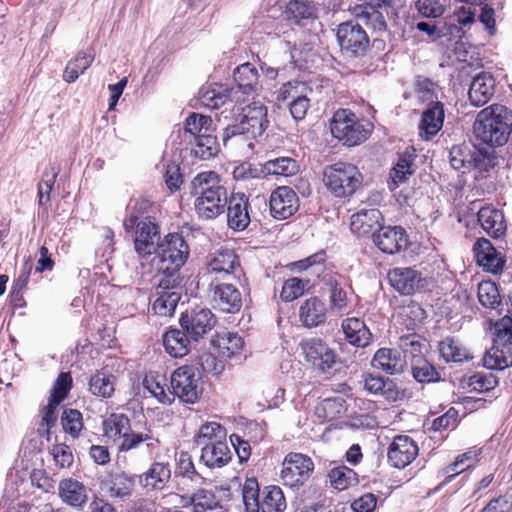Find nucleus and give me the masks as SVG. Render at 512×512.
Here are the masks:
<instances>
[{
	"mask_svg": "<svg viewBox=\"0 0 512 512\" xmlns=\"http://www.w3.org/2000/svg\"><path fill=\"white\" fill-rule=\"evenodd\" d=\"M216 324V317L208 308L185 312L181 315L180 325L193 342H197Z\"/></svg>",
	"mask_w": 512,
	"mask_h": 512,
	"instance_id": "obj_12",
	"label": "nucleus"
},
{
	"mask_svg": "<svg viewBox=\"0 0 512 512\" xmlns=\"http://www.w3.org/2000/svg\"><path fill=\"white\" fill-rule=\"evenodd\" d=\"M188 503L192 512H227L212 490L200 488L190 496Z\"/></svg>",
	"mask_w": 512,
	"mask_h": 512,
	"instance_id": "obj_29",
	"label": "nucleus"
},
{
	"mask_svg": "<svg viewBox=\"0 0 512 512\" xmlns=\"http://www.w3.org/2000/svg\"><path fill=\"white\" fill-rule=\"evenodd\" d=\"M414 7L423 18H440L446 11V6L441 0H415Z\"/></svg>",
	"mask_w": 512,
	"mask_h": 512,
	"instance_id": "obj_56",
	"label": "nucleus"
},
{
	"mask_svg": "<svg viewBox=\"0 0 512 512\" xmlns=\"http://www.w3.org/2000/svg\"><path fill=\"white\" fill-rule=\"evenodd\" d=\"M474 252L477 262L486 271L499 273L502 271L505 260L500 256L491 242L485 238H480L474 244Z\"/></svg>",
	"mask_w": 512,
	"mask_h": 512,
	"instance_id": "obj_21",
	"label": "nucleus"
},
{
	"mask_svg": "<svg viewBox=\"0 0 512 512\" xmlns=\"http://www.w3.org/2000/svg\"><path fill=\"white\" fill-rule=\"evenodd\" d=\"M336 36L341 50L351 57L364 55L369 45L365 30L354 21L341 23Z\"/></svg>",
	"mask_w": 512,
	"mask_h": 512,
	"instance_id": "obj_11",
	"label": "nucleus"
},
{
	"mask_svg": "<svg viewBox=\"0 0 512 512\" xmlns=\"http://www.w3.org/2000/svg\"><path fill=\"white\" fill-rule=\"evenodd\" d=\"M171 478L169 463L155 461L138 476L139 484L146 490H162Z\"/></svg>",
	"mask_w": 512,
	"mask_h": 512,
	"instance_id": "obj_24",
	"label": "nucleus"
},
{
	"mask_svg": "<svg viewBox=\"0 0 512 512\" xmlns=\"http://www.w3.org/2000/svg\"><path fill=\"white\" fill-rule=\"evenodd\" d=\"M343 411V400L341 398L324 399L315 410L318 417L326 420H333L340 416Z\"/></svg>",
	"mask_w": 512,
	"mask_h": 512,
	"instance_id": "obj_61",
	"label": "nucleus"
},
{
	"mask_svg": "<svg viewBox=\"0 0 512 512\" xmlns=\"http://www.w3.org/2000/svg\"><path fill=\"white\" fill-rule=\"evenodd\" d=\"M225 354H199L198 364L203 372L219 374L225 367Z\"/></svg>",
	"mask_w": 512,
	"mask_h": 512,
	"instance_id": "obj_62",
	"label": "nucleus"
},
{
	"mask_svg": "<svg viewBox=\"0 0 512 512\" xmlns=\"http://www.w3.org/2000/svg\"><path fill=\"white\" fill-rule=\"evenodd\" d=\"M158 298L153 303V310L160 316H171L180 300V294L173 289H164L158 285Z\"/></svg>",
	"mask_w": 512,
	"mask_h": 512,
	"instance_id": "obj_44",
	"label": "nucleus"
},
{
	"mask_svg": "<svg viewBox=\"0 0 512 512\" xmlns=\"http://www.w3.org/2000/svg\"><path fill=\"white\" fill-rule=\"evenodd\" d=\"M307 284L308 281L296 277L287 279L282 286L281 299L285 302H291L299 298L304 294Z\"/></svg>",
	"mask_w": 512,
	"mask_h": 512,
	"instance_id": "obj_60",
	"label": "nucleus"
},
{
	"mask_svg": "<svg viewBox=\"0 0 512 512\" xmlns=\"http://www.w3.org/2000/svg\"><path fill=\"white\" fill-rule=\"evenodd\" d=\"M236 87L245 95L254 94L259 88V75L251 63H244L234 70Z\"/></svg>",
	"mask_w": 512,
	"mask_h": 512,
	"instance_id": "obj_32",
	"label": "nucleus"
},
{
	"mask_svg": "<svg viewBox=\"0 0 512 512\" xmlns=\"http://www.w3.org/2000/svg\"><path fill=\"white\" fill-rule=\"evenodd\" d=\"M89 391L92 395L106 399L110 398L115 391V378L103 372H97L90 377Z\"/></svg>",
	"mask_w": 512,
	"mask_h": 512,
	"instance_id": "obj_42",
	"label": "nucleus"
},
{
	"mask_svg": "<svg viewBox=\"0 0 512 512\" xmlns=\"http://www.w3.org/2000/svg\"><path fill=\"white\" fill-rule=\"evenodd\" d=\"M58 496L73 508H82L88 500V488L75 478H65L58 484Z\"/></svg>",
	"mask_w": 512,
	"mask_h": 512,
	"instance_id": "obj_19",
	"label": "nucleus"
},
{
	"mask_svg": "<svg viewBox=\"0 0 512 512\" xmlns=\"http://www.w3.org/2000/svg\"><path fill=\"white\" fill-rule=\"evenodd\" d=\"M242 501L245 512H263L262 491L256 478H247L242 485Z\"/></svg>",
	"mask_w": 512,
	"mask_h": 512,
	"instance_id": "obj_37",
	"label": "nucleus"
},
{
	"mask_svg": "<svg viewBox=\"0 0 512 512\" xmlns=\"http://www.w3.org/2000/svg\"><path fill=\"white\" fill-rule=\"evenodd\" d=\"M364 389L373 395H380L390 402L400 400L404 392L398 388L391 379L373 376L371 374L364 377Z\"/></svg>",
	"mask_w": 512,
	"mask_h": 512,
	"instance_id": "obj_27",
	"label": "nucleus"
},
{
	"mask_svg": "<svg viewBox=\"0 0 512 512\" xmlns=\"http://www.w3.org/2000/svg\"><path fill=\"white\" fill-rule=\"evenodd\" d=\"M383 216L378 209H360L351 216V231L358 236L376 234L380 229Z\"/></svg>",
	"mask_w": 512,
	"mask_h": 512,
	"instance_id": "obj_20",
	"label": "nucleus"
},
{
	"mask_svg": "<svg viewBox=\"0 0 512 512\" xmlns=\"http://www.w3.org/2000/svg\"><path fill=\"white\" fill-rule=\"evenodd\" d=\"M495 80L488 72L475 76L470 84L468 96L472 105L481 107L489 102L494 95Z\"/></svg>",
	"mask_w": 512,
	"mask_h": 512,
	"instance_id": "obj_22",
	"label": "nucleus"
},
{
	"mask_svg": "<svg viewBox=\"0 0 512 512\" xmlns=\"http://www.w3.org/2000/svg\"><path fill=\"white\" fill-rule=\"evenodd\" d=\"M189 251L187 242L178 233H169L157 243L152 261L156 267L161 288L175 289L180 285V269L185 264Z\"/></svg>",
	"mask_w": 512,
	"mask_h": 512,
	"instance_id": "obj_1",
	"label": "nucleus"
},
{
	"mask_svg": "<svg viewBox=\"0 0 512 512\" xmlns=\"http://www.w3.org/2000/svg\"><path fill=\"white\" fill-rule=\"evenodd\" d=\"M163 346L167 352H176L185 349L186 352H190L195 349L191 346L192 339L188 334L179 329H171L164 333L162 337Z\"/></svg>",
	"mask_w": 512,
	"mask_h": 512,
	"instance_id": "obj_46",
	"label": "nucleus"
},
{
	"mask_svg": "<svg viewBox=\"0 0 512 512\" xmlns=\"http://www.w3.org/2000/svg\"><path fill=\"white\" fill-rule=\"evenodd\" d=\"M375 245L384 253L395 254L405 249L408 245L406 231L400 226L380 227L373 234Z\"/></svg>",
	"mask_w": 512,
	"mask_h": 512,
	"instance_id": "obj_15",
	"label": "nucleus"
},
{
	"mask_svg": "<svg viewBox=\"0 0 512 512\" xmlns=\"http://www.w3.org/2000/svg\"><path fill=\"white\" fill-rule=\"evenodd\" d=\"M299 170L297 161L291 157H278L266 161L263 164L262 172L265 175L292 176Z\"/></svg>",
	"mask_w": 512,
	"mask_h": 512,
	"instance_id": "obj_40",
	"label": "nucleus"
},
{
	"mask_svg": "<svg viewBox=\"0 0 512 512\" xmlns=\"http://www.w3.org/2000/svg\"><path fill=\"white\" fill-rule=\"evenodd\" d=\"M194 209L199 218L215 219L224 213L227 205V189L214 171L197 174L191 182Z\"/></svg>",
	"mask_w": 512,
	"mask_h": 512,
	"instance_id": "obj_2",
	"label": "nucleus"
},
{
	"mask_svg": "<svg viewBox=\"0 0 512 512\" xmlns=\"http://www.w3.org/2000/svg\"><path fill=\"white\" fill-rule=\"evenodd\" d=\"M494 334L492 350L495 352H502L507 345H512V318L506 316L496 322Z\"/></svg>",
	"mask_w": 512,
	"mask_h": 512,
	"instance_id": "obj_48",
	"label": "nucleus"
},
{
	"mask_svg": "<svg viewBox=\"0 0 512 512\" xmlns=\"http://www.w3.org/2000/svg\"><path fill=\"white\" fill-rule=\"evenodd\" d=\"M92 53L81 51L76 57L70 60L63 72V80L67 83L75 82L80 74H83L93 63Z\"/></svg>",
	"mask_w": 512,
	"mask_h": 512,
	"instance_id": "obj_41",
	"label": "nucleus"
},
{
	"mask_svg": "<svg viewBox=\"0 0 512 512\" xmlns=\"http://www.w3.org/2000/svg\"><path fill=\"white\" fill-rule=\"evenodd\" d=\"M328 477L331 486L339 491L357 482L356 473L346 466L334 467L329 471Z\"/></svg>",
	"mask_w": 512,
	"mask_h": 512,
	"instance_id": "obj_50",
	"label": "nucleus"
},
{
	"mask_svg": "<svg viewBox=\"0 0 512 512\" xmlns=\"http://www.w3.org/2000/svg\"><path fill=\"white\" fill-rule=\"evenodd\" d=\"M263 512H284L286 500L280 487L270 485L262 490Z\"/></svg>",
	"mask_w": 512,
	"mask_h": 512,
	"instance_id": "obj_45",
	"label": "nucleus"
},
{
	"mask_svg": "<svg viewBox=\"0 0 512 512\" xmlns=\"http://www.w3.org/2000/svg\"><path fill=\"white\" fill-rule=\"evenodd\" d=\"M391 286L403 295H411L427 287V280L421 273L410 267H396L389 271Z\"/></svg>",
	"mask_w": 512,
	"mask_h": 512,
	"instance_id": "obj_13",
	"label": "nucleus"
},
{
	"mask_svg": "<svg viewBox=\"0 0 512 512\" xmlns=\"http://www.w3.org/2000/svg\"><path fill=\"white\" fill-rule=\"evenodd\" d=\"M72 387V378L69 373H60L51 390V399L54 403H61Z\"/></svg>",
	"mask_w": 512,
	"mask_h": 512,
	"instance_id": "obj_63",
	"label": "nucleus"
},
{
	"mask_svg": "<svg viewBox=\"0 0 512 512\" xmlns=\"http://www.w3.org/2000/svg\"><path fill=\"white\" fill-rule=\"evenodd\" d=\"M165 386L166 378L164 375L152 371L145 374L143 379V387L145 390L155 397L158 402L169 405L173 402L174 397L171 393L165 391Z\"/></svg>",
	"mask_w": 512,
	"mask_h": 512,
	"instance_id": "obj_35",
	"label": "nucleus"
},
{
	"mask_svg": "<svg viewBox=\"0 0 512 512\" xmlns=\"http://www.w3.org/2000/svg\"><path fill=\"white\" fill-rule=\"evenodd\" d=\"M226 436V429L221 424L217 422H207L200 426L195 436V442L197 445L203 446L205 443L226 440Z\"/></svg>",
	"mask_w": 512,
	"mask_h": 512,
	"instance_id": "obj_49",
	"label": "nucleus"
},
{
	"mask_svg": "<svg viewBox=\"0 0 512 512\" xmlns=\"http://www.w3.org/2000/svg\"><path fill=\"white\" fill-rule=\"evenodd\" d=\"M211 344L214 348L236 352L245 347V341L237 332L221 331L212 338Z\"/></svg>",
	"mask_w": 512,
	"mask_h": 512,
	"instance_id": "obj_47",
	"label": "nucleus"
},
{
	"mask_svg": "<svg viewBox=\"0 0 512 512\" xmlns=\"http://www.w3.org/2000/svg\"><path fill=\"white\" fill-rule=\"evenodd\" d=\"M171 388L173 397L176 396L183 403L195 404L202 395L201 378L191 366L177 368L171 375Z\"/></svg>",
	"mask_w": 512,
	"mask_h": 512,
	"instance_id": "obj_9",
	"label": "nucleus"
},
{
	"mask_svg": "<svg viewBox=\"0 0 512 512\" xmlns=\"http://www.w3.org/2000/svg\"><path fill=\"white\" fill-rule=\"evenodd\" d=\"M467 385L471 391L483 393L494 389L498 379L492 373H476L469 377Z\"/></svg>",
	"mask_w": 512,
	"mask_h": 512,
	"instance_id": "obj_59",
	"label": "nucleus"
},
{
	"mask_svg": "<svg viewBox=\"0 0 512 512\" xmlns=\"http://www.w3.org/2000/svg\"><path fill=\"white\" fill-rule=\"evenodd\" d=\"M326 319L325 304L317 297H311L300 307V320L307 327H316Z\"/></svg>",
	"mask_w": 512,
	"mask_h": 512,
	"instance_id": "obj_33",
	"label": "nucleus"
},
{
	"mask_svg": "<svg viewBox=\"0 0 512 512\" xmlns=\"http://www.w3.org/2000/svg\"><path fill=\"white\" fill-rule=\"evenodd\" d=\"M212 302L218 310L224 313L235 314L241 310L242 295L232 284H217L213 288Z\"/></svg>",
	"mask_w": 512,
	"mask_h": 512,
	"instance_id": "obj_18",
	"label": "nucleus"
},
{
	"mask_svg": "<svg viewBox=\"0 0 512 512\" xmlns=\"http://www.w3.org/2000/svg\"><path fill=\"white\" fill-rule=\"evenodd\" d=\"M418 455V446L406 435L396 436L388 450V461L395 468H405Z\"/></svg>",
	"mask_w": 512,
	"mask_h": 512,
	"instance_id": "obj_16",
	"label": "nucleus"
},
{
	"mask_svg": "<svg viewBox=\"0 0 512 512\" xmlns=\"http://www.w3.org/2000/svg\"><path fill=\"white\" fill-rule=\"evenodd\" d=\"M298 201V196L292 188L278 187L270 196L271 215L278 220L291 217L299 208Z\"/></svg>",
	"mask_w": 512,
	"mask_h": 512,
	"instance_id": "obj_14",
	"label": "nucleus"
},
{
	"mask_svg": "<svg viewBox=\"0 0 512 512\" xmlns=\"http://www.w3.org/2000/svg\"><path fill=\"white\" fill-rule=\"evenodd\" d=\"M323 181L336 197H347L361 185L362 175L356 166L338 162L325 168Z\"/></svg>",
	"mask_w": 512,
	"mask_h": 512,
	"instance_id": "obj_7",
	"label": "nucleus"
},
{
	"mask_svg": "<svg viewBox=\"0 0 512 512\" xmlns=\"http://www.w3.org/2000/svg\"><path fill=\"white\" fill-rule=\"evenodd\" d=\"M227 222L235 231H242L250 223L249 201L244 193H233L227 198Z\"/></svg>",
	"mask_w": 512,
	"mask_h": 512,
	"instance_id": "obj_17",
	"label": "nucleus"
},
{
	"mask_svg": "<svg viewBox=\"0 0 512 512\" xmlns=\"http://www.w3.org/2000/svg\"><path fill=\"white\" fill-rule=\"evenodd\" d=\"M314 468L312 460L302 453H289L284 458L280 479L285 486L298 487L310 477Z\"/></svg>",
	"mask_w": 512,
	"mask_h": 512,
	"instance_id": "obj_10",
	"label": "nucleus"
},
{
	"mask_svg": "<svg viewBox=\"0 0 512 512\" xmlns=\"http://www.w3.org/2000/svg\"><path fill=\"white\" fill-rule=\"evenodd\" d=\"M215 128L210 116L190 113L183 125L184 140L192 146L191 153L200 160H208L219 151Z\"/></svg>",
	"mask_w": 512,
	"mask_h": 512,
	"instance_id": "obj_4",
	"label": "nucleus"
},
{
	"mask_svg": "<svg viewBox=\"0 0 512 512\" xmlns=\"http://www.w3.org/2000/svg\"><path fill=\"white\" fill-rule=\"evenodd\" d=\"M208 269L213 273L223 275L241 272L239 259L232 250L215 252L208 262Z\"/></svg>",
	"mask_w": 512,
	"mask_h": 512,
	"instance_id": "obj_30",
	"label": "nucleus"
},
{
	"mask_svg": "<svg viewBox=\"0 0 512 512\" xmlns=\"http://www.w3.org/2000/svg\"><path fill=\"white\" fill-rule=\"evenodd\" d=\"M232 459V452L226 440L205 443L201 448L200 460L209 468H221Z\"/></svg>",
	"mask_w": 512,
	"mask_h": 512,
	"instance_id": "obj_23",
	"label": "nucleus"
},
{
	"mask_svg": "<svg viewBox=\"0 0 512 512\" xmlns=\"http://www.w3.org/2000/svg\"><path fill=\"white\" fill-rule=\"evenodd\" d=\"M285 16L297 25H304L316 18L317 8L310 0H290L285 7Z\"/></svg>",
	"mask_w": 512,
	"mask_h": 512,
	"instance_id": "obj_31",
	"label": "nucleus"
},
{
	"mask_svg": "<svg viewBox=\"0 0 512 512\" xmlns=\"http://www.w3.org/2000/svg\"><path fill=\"white\" fill-rule=\"evenodd\" d=\"M269 124L267 118V107L260 102H253L243 108L238 123L228 126L223 130V145L227 146L230 138L246 135L248 138H257L267 129Z\"/></svg>",
	"mask_w": 512,
	"mask_h": 512,
	"instance_id": "obj_6",
	"label": "nucleus"
},
{
	"mask_svg": "<svg viewBox=\"0 0 512 512\" xmlns=\"http://www.w3.org/2000/svg\"><path fill=\"white\" fill-rule=\"evenodd\" d=\"M148 206L146 201H137L133 206H128L129 215L124 220V228L131 231L136 227L134 248L139 257L141 265L143 260L150 257L157 247V243L161 242L159 235V227L151 219L145 218L138 222L139 215Z\"/></svg>",
	"mask_w": 512,
	"mask_h": 512,
	"instance_id": "obj_5",
	"label": "nucleus"
},
{
	"mask_svg": "<svg viewBox=\"0 0 512 512\" xmlns=\"http://www.w3.org/2000/svg\"><path fill=\"white\" fill-rule=\"evenodd\" d=\"M304 356L311 368L320 374L332 375L342 367V362L336 354H304Z\"/></svg>",
	"mask_w": 512,
	"mask_h": 512,
	"instance_id": "obj_39",
	"label": "nucleus"
},
{
	"mask_svg": "<svg viewBox=\"0 0 512 512\" xmlns=\"http://www.w3.org/2000/svg\"><path fill=\"white\" fill-rule=\"evenodd\" d=\"M479 302L488 308H495L500 304V295L495 283L491 281H483L478 285Z\"/></svg>",
	"mask_w": 512,
	"mask_h": 512,
	"instance_id": "obj_58",
	"label": "nucleus"
},
{
	"mask_svg": "<svg viewBox=\"0 0 512 512\" xmlns=\"http://www.w3.org/2000/svg\"><path fill=\"white\" fill-rule=\"evenodd\" d=\"M121 439L122 442L119 445V451L121 452L137 449L142 443L146 444V448L150 454L155 452L159 447V440L154 438L150 433L127 431Z\"/></svg>",
	"mask_w": 512,
	"mask_h": 512,
	"instance_id": "obj_38",
	"label": "nucleus"
},
{
	"mask_svg": "<svg viewBox=\"0 0 512 512\" xmlns=\"http://www.w3.org/2000/svg\"><path fill=\"white\" fill-rule=\"evenodd\" d=\"M346 339L352 345L364 348L371 340V333L363 321L358 318H348L342 324Z\"/></svg>",
	"mask_w": 512,
	"mask_h": 512,
	"instance_id": "obj_34",
	"label": "nucleus"
},
{
	"mask_svg": "<svg viewBox=\"0 0 512 512\" xmlns=\"http://www.w3.org/2000/svg\"><path fill=\"white\" fill-rule=\"evenodd\" d=\"M371 365L388 374H398L407 367L405 354H374Z\"/></svg>",
	"mask_w": 512,
	"mask_h": 512,
	"instance_id": "obj_36",
	"label": "nucleus"
},
{
	"mask_svg": "<svg viewBox=\"0 0 512 512\" xmlns=\"http://www.w3.org/2000/svg\"><path fill=\"white\" fill-rule=\"evenodd\" d=\"M444 117L443 104L439 101L431 102L422 113V119L419 124L421 137L430 139L435 136L443 126Z\"/></svg>",
	"mask_w": 512,
	"mask_h": 512,
	"instance_id": "obj_26",
	"label": "nucleus"
},
{
	"mask_svg": "<svg viewBox=\"0 0 512 512\" xmlns=\"http://www.w3.org/2000/svg\"><path fill=\"white\" fill-rule=\"evenodd\" d=\"M130 428V420L124 414L112 413L103 421L104 435L110 439H121Z\"/></svg>",
	"mask_w": 512,
	"mask_h": 512,
	"instance_id": "obj_43",
	"label": "nucleus"
},
{
	"mask_svg": "<svg viewBox=\"0 0 512 512\" xmlns=\"http://www.w3.org/2000/svg\"><path fill=\"white\" fill-rule=\"evenodd\" d=\"M512 129V113L503 105L493 104L481 110L474 122L476 138L489 146H502Z\"/></svg>",
	"mask_w": 512,
	"mask_h": 512,
	"instance_id": "obj_3",
	"label": "nucleus"
},
{
	"mask_svg": "<svg viewBox=\"0 0 512 512\" xmlns=\"http://www.w3.org/2000/svg\"><path fill=\"white\" fill-rule=\"evenodd\" d=\"M415 158V149L412 147L399 154L398 160L389 174L388 187L391 191H395L414 173Z\"/></svg>",
	"mask_w": 512,
	"mask_h": 512,
	"instance_id": "obj_25",
	"label": "nucleus"
},
{
	"mask_svg": "<svg viewBox=\"0 0 512 512\" xmlns=\"http://www.w3.org/2000/svg\"><path fill=\"white\" fill-rule=\"evenodd\" d=\"M483 365L490 370H504L512 366V354H483Z\"/></svg>",
	"mask_w": 512,
	"mask_h": 512,
	"instance_id": "obj_64",
	"label": "nucleus"
},
{
	"mask_svg": "<svg viewBox=\"0 0 512 512\" xmlns=\"http://www.w3.org/2000/svg\"><path fill=\"white\" fill-rule=\"evenodd\" d=\"M227 100L228 95L222 86H210L202 88L200 91L201 103L210 109H218L223 106Z\"/></svg>",
	"mask_w": 512,
	"mask_h": 512,
	"instance_id": "obj_53",
	"label": "nucleus"
},
{
	"mask_svg": "<svg viewBox=\"0 0 512 512\" xmlns=\"http://www.w3.org/2000/svg\"><path fill=\"white\" fill-rule=\"evenodd\" d=\"M134 488V480L125 473H117L112 476L109 486L111 497L123 499L131 495Z\"/></svg>",
	"mask_w": 512,
	"mask_h": 512,
	"instance_id": "obj_51",
	"label": "nucleus"
},
{
	"mask_svg": "<svg viewBox=\"0 0 512 512\" xmlns=\"http://www.w3.org/2000/svg\"><path fill=\"white\" fill-rule=\"evenodd\" d=\"M326 285L329 286L330 289V309L338 312L346 311L348 307L346 292L332 277L326 281Z\"/></svg>",
	"mask_w": 512,
	"mask_h": 512,
	"instance_id": "obj_57",
	"label": "nucleus"
},
{
	"mask_svg": "<svg viewBox=\"0 0 512 512\" xmlns=\"http://www.w3.org/2000/svg\"><path fill=\"white\" fill-rule=\"evenodd\" d=\"M330 130L335 138L347 146L362 143L369 134V131L358 121L356 115L348 109H340L334 113Z\"/></svg>",
	"mask_w": 512,
	"mask_h": 512,
	"instance_id": "obj_8",
	"label": "nucleus"
},
{
	"mask_svg": "<svg viewBox=\"0 0 512 512\" xmlns=\"http://www.w3.org/2000/svg\"><path fill=\"white\" fill-rule=\"evenodd\" d=\"M471 154L472 151L467 146L452 147L449 153L452 168L461 173L471 171Z\"/></svg>",
	"mask_w": 512,
	"mask_h": 512,
	"instance_id": "obj_55",
	"label": "nucleus"
},
{
	"mask_svg": "<svg viewBox=\"0 0 512 512\" xmlns=\"http://www.w3.org/2000/svg\"><path fill=\"white\" fill-rule=\"evenodd\" d=\"M478 221L485 232L494 237L499 238L506 231V223L503 213L490 206L482 207L478 211Z\"/></svg>",
	"mask_w": 512,
	"mask_h": 512,
	"instance_id": "obj_28",
	"label": "nucleus"
},
{
	"mask_svg": "<svg viewBox=\"0 0 512 512\" xmlns=\"http://www.w3.org/2000/svg\"><path fill=\"white\" fill-rule=\"evenodd\" d=\"M61 424L65 433L74 439L78 438L84 427L82 413L76 409H65L61 416Z\"/></svg>",
	"mask_w": 512,
	"mask_h": 512,
	"instance_id": "obj_52",
	"label": "nucleus"
},
{
	"mask_svg": "<svg viewBox=\"0 0 512 512\" xmlns=\"http://www.w3.org/2000/svg\"><path fill=\"white\" fill-rule=\"evenodd\" d=\"M59 174V167L51 165L44 171L43 178L38 184L39 205L44 206L50 201V194Z\"/></svg>",
	"mask_w": 512,
	"mask_h": 512,
	"instance_id": "obj_54",
	"label": "nucleus"
}]
</instances>
